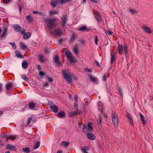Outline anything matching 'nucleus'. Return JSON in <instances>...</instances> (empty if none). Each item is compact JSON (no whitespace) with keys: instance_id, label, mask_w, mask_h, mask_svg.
I'll use <instances>...</instances> for the list:
<instances>
[{"instance_id":"nucleus-5","label":"nucleus","mask_w":153,"mask_h":153,"mask_svg":"<svg viewBox=\"0 0 153 153\" xmlns=\"http://www.w3.org/2000/svg\"><path fill=\"white\" fill-rule=\"evenodd\" d=\"M21 34H23V39H24L29 38L31 36V33L30 32L26 33L25 29L23 28L21 32Z\"/></svg>"},{"instance_id":"nucleus-31","label":"nucleus","mask_w":153,"mask_h":153,"mask_svg":"<svg viewBox=\"0 0 153 153\" xmlns=\"http://www.w3.org/2000/svg\"><path fill=\"white\" fill-rule=\"evenodd\" d=\"M27 19L28 22H32L33 21L32 17L30 15H28L26 17Z\"/></svg>"},{"instance_id":"nucleus-36","label":"nucleus","mask_w":153,"mask_h":153,"mask_svg":"<svg viewBox=\"0 0 153 153\" xmlns=\"http://www.w3.org/2000/svg\"><path fill=\"white\" fill-rule=\"evenodd\" d=\"M39 61L43 63L45 61V60H44L43 56L42 55H41L39 56Z\"/></svg>"},{"instance_id":"nucleus-38","label":"nucleus","mask_w":153,"mask_h":153,"mask_svg":"<svg viewBox=\"0 0 153 153\" xmlns=\"http://www.w3.org/2000/svg\"><path fill=\"white\" fill-rule=\"evenodd\" d=\"M22 78L25 81L28 82L29 81V78L25 75H22L21 76Z\"/></svg>"},{"instance_id":"nucleus-57","label":"nucleus","mask_w":153,"mask_h":153,"mask_svg":"<svg viewBox=\"0 0 153 153\" xmlns=\"http://www.w3.org/2000/svg\"><path fill=\"white\" fill-rule=\"evenodd\" d=\"M10 44L12 46V47H14L15 48H16V46L15 43L14 42H11Z\"/></svg>"},{"instance_id":"nucleus-54","label":"nucleus","mask_w":153,"mask_h":153,"mask_svg":"<svg viewBox=\"0 0 153 153\" xmlns=\"http://www.w3.org/2000/svg\"><path fill=\"white\" fill-rule=\"evenodd\" d=\"M47 79L48 80V81L50 82H53V79L52 77H50L48 76H47Z\"/></svg>"},{"instance_id":"nucleus-9","label":"nucleus","mask_w":153,"mask_h":153,"mask_svg":"<svg viewBox=\"0 0 153 153\" xmlns=\"http://www.w3.org/2000/svg\"><path fill=\"white\" fill-rule=\"evenodd\" d=\"M91 28L88 27L85 25L82 26L78 29V30L81 31H89L91 30Z\"/></svg>"},{"instance_id":"nucleus-34","label":"nucleus","mask_w":153,"mask_h":153,"mask_svg":"<svg viewBox=\"0 0 153 153\" xmlns=\"http://www.w3.org/2000/svg\"><path fill=\"white\" fill-rule=\"evenodd\" d=\"M22 150L24 152L27 153H28L30 152V149L28 147L22 148Z\"/></svg>"},{"instance_id":"nucleus-53","label":"nucleus","mask_w":153,"mask_h":153,"mask_svg":"<svg viewBox=\"0 0 153 153\" xmlns=\"http://www.w3.org/2000/svg\"><path fill=\"white\" fill-rule=\"evenodd\" d=\"M51 6L53 7H55L56 6V4L55 3L53 2V1H51Z\"/></svg>"},{"instance_id":"nucleus-4","label":"nucleus","mask_w":153,"mask_h":153,"mask_svg":"<svg viewBox=\"0 0 153 153\" xmlns=\"http://www.w3.org/2000/svg\"><path fill=\"white\" fill-rule=\"evenodd\" d=\"M51 33L54 36H61L63 33L62 30L59 28H57L53 31V32L51 31Z\"/></svg>"},{"instance_id":"nucleus-60","label":"nucleus","mask_w":153,"mask_h":153,"mask_svg":"<svg viewBox=\"0 0 153 153\" xmlns=\"http://www.w3.org/2000/svg\"><path fill=\"white\" fill-rule=\"evenodd\" d=\"M3 1L4 3L7 4L8 3L10 2V1L11 0H3Z\"/></svg>"},{"instance_id":"nucleus-55","label":"nucleus","mask_w":153,"mask_h":153,"mask_svg":"<svg viewBox=\"0 0 153 153\" xmlns=\"http://www.w3.org/2000/svg\"><path fill=\"white\" fill-rule=\"evenodd\" d=\"M6 33L3 32L2 34L0 36V40L1 39V38L3 37L5 35Z\"/></svg>"},{"instance_id":"nucleus-47","label":"nucleus","mask_w":153,"mask_h":153,"mask_svg":"<svg viewBox=\"0 0 153 153\" xmlns=\"http://www.w3.org/2000/svg\"><path fill=\"white\" fill-rule=\"evenodd\" d=\"M98 38L97 37V35L95 36V40L94 41L95 44L97 45L98 44Z\"/></svg>"},{"instance_id":"nucleus-17","label":"nucleus","mask_w":153,"mask_h":153,"mask_svg":"<svg viewBox=\"0 0 153 153\" xmlns=\"http://www.w3.org/2000/svg\"><path fill=\"white\" fill-rule=\"evenodd\" d=\"M87 136L91 140H94L96 138L95 136L91 133H87Z\"/></svg>"},{"instance_id":"nucleus-52","label":"nucleus","mask_w":153,"mask_h":153,"mask_svg":"<svg viewBox=\"0 0 153 153\" xmlns=\"http://www.w3.org/2000/svg\"><path fill=\"white\" fill-rule=\"evenodd\" d=\"M102 117H99V121L97 122H98V125H99V124H100L101 123V122L102 121Z\"/></svg>"},{"instance_id":"nucleus-39","label":"nucleus","mask_w":153,"mask_h":153,"mask_svg":"<svg viewBox=\"0 0 153 153\" xmlns=\"http://www.w3.org/2000/svg\"><path fill=\"white\" fill-rule=\"evenodd\" d=\"M77 115V113L76 111H74L72 112L71 113L70 115V117H74L75 116Z\"/></svg>"},{"instance_id":"nucleus-12","label":"nucleus","mask_w":153,"mask_h":153,"mask_svg":"<svg viewBox=\"0 0 153 153\" xmlns=\"http://www.w3.org/2000/svg\"><path fill=\"white\" fill-rule=\"evenodd\" d=\"M13 84L11 82H7L6 85V89L7 91H9L12 89Z\"/></svg>"},{"instance_id":"nucleus-58","label":"nucleus","mask_w":153,"mask_h":153,"mask_svg":"<svg viewBox=\"0 0 153 153\" xmlns=\"http://www.w3.org/2000/svg\"><path fill=\"white\" fill-rule=\"evenodd\" d=\"M99 0H90V1L92 2L95 3H97L98 2Z\"/></svg>"},{"instance_id":"nucleus-13","label":"nucleus","mask_w":153,"mask_h":153,"mask_svg":"<svg viewBox=\"0 0 153 153\" xmlns=\"http://www.w3.org/2000/svg\"><path fill=\"white\" fill-rule=\"evenodd\" d=\"M124 51L125 53V54L126 57H127L128 55V46L127 44L126 43H125L124 44Z\"/></svg>"},{"instance_id":"nucleus-11","label":"nucleus","mask_w":153,"mask_h":153,"mask_svg":"<svg viewBox=\"0 0 153 153\" xmlns=\"http://www.w3.org/2000/svg\"><path fill=\"white\" fill-rule=\"evenodd\" d=\"M6 148L7 149L13 151H15L16 150V147L10 144H7L6 146Z\"/></svg>"},{"instance_id":"nucleus-56","label":"nucleus","mask_w":153,"mask_h":153,"mask_svg":"<svg viewBox=\"0 0 153 153\" xmlns=\"http://www.w3.org/2000/svg\"><path fill=\"white\" fill-rule=\"evenodd\" d=\"M32 118L30 117H29L28 118L27 123L28 125H29V123L30 122V120Z\"/></svg>"},{"instance_id":"nucleus-45","label":"nucleus","mask_w":153,"mask_h":153,"mask_svg":"<svg viewBox=\"0 0 153 153\" xmlns=\"http://www.w3.org/2000/svg\"><path fill=\"white\" fill-rule=\"evenodd\" d=\"M61 0H53V1L56 4H61Z\"/></svg>"},{"instance_id":"nucleus-40","label":"nucleus","mask_w":153,"mask_h":153,"mask_svg":"<svg viewBox=\"0 0 153 153\" xmlns=\"http://www.w3.org/2000/svg\"><path fill=\"white\" fill-rule=\"evenodd\" d=\"M129 12L134 14H137V12L135 10H134L133 9L130 8L129 9Z\"/></svg>"},{"instance_id":"nucleus-21","label":"nucleus","mask_w":153,"mask_h":153,"mask_svg":"<svg viewBox=\"0 0 153 153\" xmlns=\"http://www.w3.org/2000/svg\"><path fill=\"white\" fill-rule=\"evenodd\" d=\"M126 117L130 121V123L131 124H133V120L130 114L128 112L126 113Z\"/></svg>"},{"instance_id":"nucleus-16","label":"nucleus","mask_w":153,"mask_h":153,"mask_svg":"<svg viewBox=\"0 0 153 153\" xmlns=\"http://www.w3.org/2000/svg\"><path fill=\"white\" fill-rule=\"evenodd\" d=\"M50 107L54 112L56 113L57 112L58 110V108L57 106L55 105L54 104L51 105Z\"/></svg>"},{"instance_id":"nucleus-8","label":"nucleus","mask_w":153,"mask_h":153,"mask_svg":"<svg viewBox=\"0 0 153 153\" xmlns=\"http://www.w3.org/2000/svg\"><path fill=\"white\" fill-rule=\"evenodd\" d=\"M62 23L61 25L63 28H64L65 26L66 22L67 20V16L66 15H64L62 16L61 19Z\"/></svg>"},{"instance_id":"nucleus-64","label":"nucleus","mask_w":153,"mask_h":153,"mask_svg":"<svg viewBox=\"0 0 153 153\" xmlns=\"http://www.w3.org/2000/svg\"><path fill=\"white\" fill-rule=\"evenodd\" d=\"M49 85V83L48 82H46L44 85H43L44 87H47Z\"/></svg>"},{"instance_id":"nucleus-25","label":"nucleus","mask_w":153,"mask_h":153,"mask_svg":"<svg viewBox=\"0 0 153 153\" xmlns=\"http://www.w3.org/2000/svg\"><path fill=\"white\" fill-rule=\"evenodd\" d=\"M83 131L85 133H88L89 131V128L85 125H83Z\"/></svg>"},{"instance_id":"nucleus-50","label":"nucleus","mask_w":153,"mask_h":153,"mask_svg":"<svg viewBox=\"0 0 153 153\" xmlns=\"http://www.w3.org/2000/svg\"><path fill=\"white\" fill-rule=\"evenodd\" d=\"M91 124H92L91 123L89 122L88 123V126L89 129H90L91 130H93V128L91 126Z\"/></svg>"},{"instance_id":"nucleus-18","label":"nucleus","mask_w":153,"mask_h":153,"mask_svg":"<svg viewBox=\"0 0 153 153\" xmlns=\"http://www.w3.org/2000/svg\"><path fill=\"white\" fill-rule=\"evenodd\" d=\"M143 30L146 33H151V29L146 26H143Z\"/></svg>"},{"instance_id":"nucleus-46","label":"nucleus","mask_w":153,"mask_h":153,"mask_svg":"<svg viewBox=\"0 0 153 153\" xmlns=\"http://www.w3.org/2000/svg\"><path fill=\"white\" fill-rule=\"evenodd\" d=\"M78 102H75L74 104V108L76 110H78Z\"/></svg>"},{"instance_id":"nucleus-24","label":"nucleus","mask_w":153,"mask_h":153,"mask_svg":"<svg viewBox=\"0 0 153 153\" xmlns=\"http://www.w3.org/2000/svg\"><path fill=\"white\" fill-rule=\"evenodd\" d=\"M90 148L89 147L84 146L83 148L81 149V150L82 152L84 153H88L87 151V150H89Z\"/></svg>"},{"instance_id":"nucleus-26","label":"nucleus","mask_w":153,"mask_h":153,"mask_svg":"<svg viewBox=\"0 0 153 153\" xmlns=\"http://www.w3.org/2000/svg\"><path fill=\"white\" fill-rule=\"evenodd\" d=\"M28 66V63L27 61H25L23 62L22 63V66L23 68L25 69Z\"/></svg>"},{"instance_id":"nucleus-30","label":"nucleus","mask_w":153,"mask_h":153,"mask_svg":"<svg viewBox=\"0 0 153 153\" xmlns=\"http://www.w3.org/2000/svg\"><path fill=\"white\" fill-rule=\"evenodd\" d=\"M140 116L141 118V120L142 122V123L143 124L145 125L146 123V121L144 119V116L141 114H140Z\"/></svg>"},{"instance_id":"nucleus-20","label":"nucleus","mask_w":153,"mask_h":153,"mask_svg":"<svg viewBox=\"0 0 153 153\" xmlns=\"http://www.w3.org/2000/svg\"><path fill=\"white\" fill-rule=\"evenodd\" d=\"M64 53L68 59L71 57L72 56L71 52L68 51H65L64 52Z\"/></svg>"},{"instance_id":"nucleus-43","label":"nucleus","mask_w":153,"mask_h":153,"mask_svg":"<svg viewBox=\"0 0 153 153\" xmlns=\"http://www.w3.org/2000/svg\"><path fill=\"white\" fill-rule=\"evenodd\" d=\"M74 51L76 54H78L79 53V50L78 49L77 47L76 46H75L74 48Z\"/></svg>"},{"instance_id":"nucleus-63","label":"nucleus","mask_w":153,"mask_h":153,"mask_svg":"<svg viewBox=\"0 0 153 153\" xmlns=\"http://www.w3.org/2000/svg\"><path fill=\"white\" fill-rule=\"evenodd\" d=\"M37 69L39 70H41V67L39 65H37Z\"/></svg>"},{"instance_id":"nucleus-10","label":"nucleus","mask_w":153,"mask_h":153,"mask_svg":"<svg viewBox=\"0 0 153 153\" xmlns=\"http://www.w3.org/2000/svg\"><path fill=\"white\" fill-rule=\"evenodd\" d=\"M56 116L59 118H65L66 114L65 112L62 111L57 114Z\"/></svg>"},{"instance_id":"nucleus-1","label":"nucleus","mask_w":153,"mask_h":153,"mask_svg":"<svg viewBox=\"0 0 153 153\" xmlns=\"http://www.w3.org/2000/svg\"><path fill=\"white\" fill-rule=\"evenodd\" d=\"M56 21V19L55 18H46L45 19V22L47 23V27L50 30L56 27L55 22Z\"/></svg>"},{"instance_id":"nucleus-61","label":"nucleus","mask_w":153,"mask_h":153,"mask_svg":"<svg viewBox=\"0 0 153 153\" xmlns=\"http://www.w3.org/2000/svg\"><path fill=\"white\" fill-rule=\"evenodd\" d=\"M44 74V73L42 71H40L39 72V74L40 76H43Z\"/></svg>"},{"instance_id":"nucleus-44","label":"nucleus","mask_w":153,"mask_h":153,"mask_svg":"<svg viewBox=\"0 0 153 153\" xmlns=\"http://www.w3.org/2000/svg\"><path fill=\"white\" fill-rule=\"evenodd\" d=\"M118 91H119V92L120 94L121 95V96L122 97H123V92L121 88V87H118Z\"/></svg>"},{"instance_id":"nucleus-28","label":"nucleus","mask_w":153,"mask_h":153,"mask_svg":"<svg viewBox=\"0 0 153 153\" xmlns=\"http://www.w3.org/2000/svg\"><path fill=\"white\" fill-rule=\"evenodd\" d=\"M16 56L19 58H23V56L22 55L21 53L19 51H16L15 52Z\"/></svg>"},{"instance_id":"nucleus-49","label":"nucleus","mask_w":153,"mask_h":153,"mask_svg":"<svg viewBox=\"0 0 153 153\" xmlns=\"http://www.w3.org/2000/svg\"><path fill=\"white\" fill-rule=\"evenodd\" d=\"M102 80L103 81H106L107 78L105 74H104L102 76Z\"/></svg>"},{"instance_id":"nucleus-59","label":"nucleus","mask_w":153,"mask_h":153,"mask_svg":"<svg viewBox=\"0 0 153 153\" xmlns=\"http://www.w3.org/2000/svg\"><path fill=\"white\" fill-rule=\"evenodd\" d=\"M106 33L107 34L109 35H111L113 33V32L109 31H107Z\"/></svg>"},{"instance_id":"nucleus-7","label":"nucleus","mask_w":153,"mask_h":153,"mask_svg":"<svg viewBox=\"0 0 153 153\" xmlns=\"http://www.w3.org/2000/svg\"><path fill=\"white\" fill-rule=\"evenodd\" d=\"M54 61L57 65V67L62 66V64L61 62L59 61V56L58 55L55 56L53 58Z\"/></svg>"},{"instance_id":"nucleus-35","label":"nucleus","mask_w":153,"mask_h":153,"mask_svg":"<svg viewBox=\"0 0 153 153\" xmlns=\"http://www.w3.org/2000/svg\"><path fill=\"white\" fill-rule=\"evenodd\" d=\"M40 142L39 141H37L35 145L33 147L34 149H36L38 148L40 146Z\"/></svg>"},{"instance_id":"nucleus-48","label":"nucleus","mask_w":153,"mask_h":153,"mask_svg":"<svg viewBox=\"0 0 153 153\" xmlns=\"http://www.w3.org/2000/svg\"><path fill=\"white\" fill-rule=\"evenodd\" d=\"M75 35L74 34H72L71 36V42H73L75 39Z\"/></svg>"},{"instance_id":"nucleus-32","label":"nucleus","mask_w":153,"mask_h":153,"mask_svg":"<svg viewBox=\"0 0 153 153\" xmlns=\"http://www.w3.org/2000/svg\"><path fill=\"white\" fill-rule=\"evenodd\" d=\"M35 104L33 102H31L29 103L28 106L29 108L31 109L33 108L35 106Z\"/></svg>"},{"instance_id":"nucleus-42","label":"nucleus","mask_w":153,"mask_h":153,"mask_svg":"<svg viewBox=\"0 0 153 153\" xmlns=\"http://www.w3.org/2000/svg\"><path fill=\"white\" fill-rule=\"evenodd\" d=\"M61 4H63L66 3H69L71 1H72V0H61Z\"/></svg>"},{"instance_id":"nucleus-19","label":"nucleus","mask_w":153,"mask_h":153,"mask_svg":"<svg viewBox=\"0 0 153 153\" xmlns=\"http://www.w3.org/2000/svg\"><path fill=\"white\" fill-rule=\"evenodd\" d=\"M20 46L21 48L23 50H26L27 48V46L23 42H21L20 43Z\"/></svg>"},{"instance_id":"nucleus-23","label":"nucleus","mask_w":153,"mask_h":153,"mask_svg":"<svg viewBox=\"0 0 153 153\" xmlns=\"http://www.w3.org/2000/svg\"><path fill=\"white\" fill-rule=\"evenodd\" d=\"M111 64H113V62L115 60V55L114 53H111Z\"/></svg>"},{"instance_id":"nucleus-41","label":"nucleus","mask_w":153,"mask_h":153,"mask_svg":"<svg viewBox=\"0 0 153 153\" xmlns=\"http://www.w3.org/2000/svg\"><path fill=\"white\" fill-rule=\"evenodd\" d=\"M17 137V135H10V136H9L8 138H9L10 139L13 140H15Z\"/></svg>"},{"instance_id":"nucleus-2","label":"nucleus","mask_w":153,"mask_h":153,"mask_svg":"<svg viewBox=\"0 0 153 153\" xmlns=\"http://www.w3.org/2000/svg\"><path fill=\"white\" fill-rule=\"evenodd\" d=\"M62 75L64 79L67 81L68 83L70 84L72 82V76L70 72L66 69L62 71Z\"/></svg>"},{"instance_id":"nucleus-29","label":"nucleus","mask_w":153,"mask_h":153,"mask_svg":"<svg viewBox=\"0 0 153 153\" xmlns=\"http://www.w3.org/2000/svg\"><path fill=\"white\" fill-rule=\"evenodd\" d=\"M98 108L99 110H101V113H102L103 110V107L101 103L99 102L98 103Z\"/></svg>"},{"instance_id":"nucleus-6","label":"nucleus","mask_w":153,"mask_h":153,"mask_svg":"<svg viewBox=\"0 0 153 153\" xmlns=\"http://www.w3.org/2000/svg\"><path fill=\"white\" fill-rule=\"evenodd\" d=\"M12 26L15 31L17 32L21 33L22 30V27L19 25L15 24L13 25Z\"/></svg>"},{"instance_id":"nucleus-15","label":"nucleus","mask_w":153,"mask_h":153,"mask_svg":"<svg viewBox=\"0 0 153 153\" xmlns=\"http://www.w3.org/2000/svg\"><path fill=\"white\" fill-rule=\"evenodd\" d=\"M117 49L119 53L121 54L123 51V46L122 45L119 44Z\"/></svg>"},{"instance_id":"nucleus-22","label":"nucleus","mask_w":153,"mask_h":153,"mask_svg":"<svg viewBox=\"0 0 153 153\" xmlns=\"http://www.w3.org/2000/svg\"><path fill=\"white\" fill-rule=\"evenodd\" d=\"M69 144V143L66 141H62L60 143V145L61 146L65 147H66Z\"/></svg>"},{"instance_id":"nucleus-62","label":"nucleus","mask_w":153,"mask_h":153,"mask_svg":"<svg viewBox=\"0 0 153 153\" xmlns=\"http://www.w3.org/2000/svg\"><path fill=\"white\" fill-rule=\"evenodd\" d=\"M18 5L19 9V12H20V13H21V10L22 9V7L21 6H20V4H18Z\"/></svg>"},{"instance_id":"nucleus-3","label":"nucleus","mask_w":153,"mask_h":153,"mask_svg":"<svg viewBox=\"0 0 153 153\" xmlns=\"http://www.w3.org/2000/svg\"><path fill=\"white\" fill-rule=\"evenodd\" d=\"M111 119L113 124L115 126H117L118 125V120L117 115L115 113L111 114Z\"/></svg>"},{"instance_id":"nucleus-51","label":"nucleus","mask_w":153,"mask_h":153,"mask_svg":"<svg viewBox=\"0 0 153 153\" xmlns=\"http://www.w3.org/2000/svg\"><path fill=\"white\" fill-rule=\"evenodd\" d=\"M1 137L2 138H8L9 136L5 134H2L1 135Z\"/></svg>"},{"instance_id":"nucleus-33","label":"nucleus","mask_w":153,"mask_h":153,"mask_svg":"<svg viewBox=\"0 0 153 153\" xmlns=\"http://www.w3.org/2000/svg\"><path fill=\"white\" fill-rule=\"evenodd\" d=\"M71 62L74 63L76 61V59L74 57V56H72L68 59Z\"/></svg>"},{"instance_id":"nucleus-14","label":"nucleus","mask_w":153,"mask_h":153,"mask_svg":"<svg viewBox=\"0 0 153 153\" xmlns=\"http://www.w3.org/2000/svg\"><path fill=\"white\" fill-rule=\"evenodd\" d=\"M95 17L99 23L102 22V19L101 18V16L99 13H97V14L95 15Z\"/></svg>"},{"instance_id":"nucleus-27","label":"nucleus","mask_w":153,"mask_h":153,"mask_svg":"<svg viewBox=\"0 0 153 153\" xmlns=\"http://www.w3.org/2000/svg\"><path fill=\"white\" fill-rule=\"evenodd\" d=\"M89 77L91 81L94 82L96 81H98V79L97 78H94L91 74L89 75Z\"/></svg>"},{"instance_id":"nucleus-37","label":"nucleus","mask_w":153,"mask_h":153,"mask_svg":"<svg viewBox=\"0 0 153 153\" xmlns=\"http://www.w3.org/2000/svg\"><path fill=\"white\" fill-rule=\"evenodd\" d=\"M59 12L56 11L55 10L51 11L49 12V14L50 16H52L53 15L55 14H58Z\"/></svg>"}]
</instances>
